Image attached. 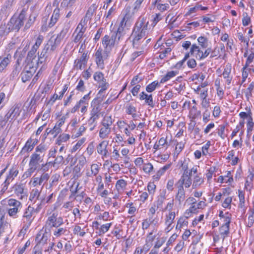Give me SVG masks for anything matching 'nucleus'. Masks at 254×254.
Instances as JSON below:
<instances>
[{"label": "nucleus", "instance_id": "nucleus-1", "mask_svg": "<svg viewBox=\"0 0 254 254\" xmlns=\"http://www.w3.org/2000/svg\"><path fill=\"white\" fill-rule=\"evenodd\" d=\"M148 25V21L144 17H140L138 19L131 35L133 47L137 48L140 45L141 39L147 34Z\"/></svg>", "mask_w": 254, "mask_h": 254}, {"label": "nucleus", "instance_id": "nucleus-2", "mask_svg": "<svg viewBox=\"0 0 254 254\" xmlns=\"http://www.w3.org/2000/svg\"><path fill=\"white\" fill-rule=\"evenodd\" d=\"M68 31L67 28H64L57 35L56 38H55L53 36L50 38L43 48L47 52L48 55H51L56 50L61 41L65 37Z\"/></svg>", "mask_w": 254, "mask_h": 254}, {"label": "nucleus", "instance_id": "nucleus-3", "mask_svg": "<svg viewBox=\"0 0 254 254\" xmlns=\"http://www.w3.org/2000/svg\"><path fill=\"white\" fill-rule=\"evenodd\" d=\"M46 149V146L42 144L36 147L35 152L30 156L29 163V167H32L36 169L38 168L40 163L43 160V157Z\"/></svg>", "mask_w": 254, "mask_h": 254}, {"label": "nucleus", "instance_id": "nucleus-4", "mask_svg": "<svg viewBox=\"0 0 254 254\" xmlns=\"http://www.w3.org/2000/svg\"><path fill=\"white\" fill-rule=\"evenodd\" d=\"M60 10L59 8H56L54 10L50 18L49 15H45L42 19L41 29L43 31H46L48 28L53 27L58 22L60 17Z\"/></svg>", "mask_w": 254, "mask_h": 254}, {"label": "nucleus", "instance_id": "nucleus-5", "mask_svg": "<svg viewBox=\"0 0 254 254\" xmlns=\"http://www.w3.org/2000/svg\"><path fill=\"white\" fill-rule=\"evenodd\" d=\"M27 10L23 8L18 16H12L8 22L12 31L18 32L24 25Z\"/></svg>", "mask_w": 254, "mask_h": 254}, {"label": "nucleus", "instance_id": "nucleus-6", "mask_svg": "<svg viewBox=\"0 0 254 254\" xmlns=\"http://www.w3.org/2000/svg\"><path fill=\"white\" fill-rule=\"evenodd\" d=\"M39 211L36 210V208H34L30 205L25 209L21 218L23 229L26 230L30 227L35 218L34 213L35 212L38 213Z\"/></svg>", "mask_w": 254, "mask_h": 254}, {"label": "nucleus", "instance_id": "nucleus-7", "mask_svg": "<svg viewBox=\"0 0 254 254\" xmlns=\"http://www.w3.org/2000/svg\"><path fill=\"white\" fill-rule=\"evenodd\" d=\"M7 212L11 218L16 219L18 217V213L22 207V203L13 198H10L7 201Z\"/></svg>", "mask_w": 254, "mask_h": 254}, {"label": "nucleus", "instance_id": "nucleus-8", "mask_svg": "<svg viewBox=\"0 0 254 254\" xmlns=\"http://www.w3.org/2000/svg\"><path fill=\"white\" fill-rule=\"evenodd\" d=\"M64 224V219L61 216H58L57 212H54L47 218L44 227L45 231L50 232L54 228L62 226Z\"/></svg>", "mask_w": 254, "mask_h": 254}, {"label": "nucleus", "instance_id": "nucleus-9", "mask_svg": "<svg viewBox=\"0 0 254 254\" xmlns=\"http://www.w3.org/2000/svg\"><path fill=\"white\" fill-rule=\"evenodd\" d=\"M197 166H193L190 168V174H182L180 179L176 183L175 185L179 186L181 187H185V188H190L191 185H192V180L191 177L193 175L196 174L197 172Z\"/></svg>", "mask_w": 254, "mask_h": 254}, {"label": "nucleus", "instance_id": "nucleus-10", "mask_svg": "<svg viewBox=\"0 0 254 254\" xmlns=\"http://www.w3.org/2000/svg\"><path fill=\"white\" fill-rule=\"evenodd\" d=\"M94 57L98 68L103 69L105 68L104 61L109 57V54L107 51H103L101 48H99L95 52Z\"/></svg>", "mask_w": 254, "mask_h": 254}, {"label": "nucleus", "instance_id": "nucleus-11", "mask_svg": "<svg viewBox=\"0 0 254 254\" xmlns=\"http://www.w3.org/2000/svg\"><path fill=\"white\" fill-rule=\"evenodd\" d=\"M211 49L208 48L203 52L201 50L200 48L196 44H193L190 50L191 54H193L194 52H197L196 57L199 60H202L206 58L211 53Z\"/></svg>", "mask_w": 254, "mask_h": 254}, {"label": "nucleus", "instance_id": "nucleus-12", "mask_svg": "<svg viewBox=\"0 0 254 254\" xmlns=\"http://www.w3.org/2000/svg\"><path fill=\"white\" fill-rule=\"evenodd\" d=\"M102 100H99L98 98L94 99L91 104L92 110L90 112V117L94 118L99 119L100 117V112L101 110L100 104Z\"/></svg>", "mask_w": 254, "mask_h": 254}, {"label": "nucleus", "instance_id": "nucleus-13", "mask_svg": "<svg viewBox=\"0 0 254 254\" xmlns=\"http://www.w3.org/2000/svg\"><path fill=\"white\" fill-rule=\"evenodd\" d=\"M20 112V106L18 104H14L5 115L6 119L10 122L14 120L19 116Z\"/></svg>", "mask_w": 254, "mask_h": 254}, {"label": "nucleus", "instance_id": "nucleus-14", "mask_svg": "<svg viewBox=\"0 0 254 254\" xmlns=\"http://www.w3.org/2000/svg\"><path fill=\"white\" fill-rule=\"evenodd\" d=\"M87 54V52L83 53L79 59L75 60L74 62V67L75 69L81 70L83 68H84L88 60Z\"/></svg>", "mask_w": 254, "mask_h": 254}, {"label": "nucleus", "instance_id": "nucleus-15", "mask_svg": "<svg viewBox=\"0 0 254 254\" xmlns=\"http://www.w3.org/2000/svg\"><path fill=\"white\" fill-rule=\"evenodd\" d=\"M175 187L177 189V191L175 200L176 202L178 203L179 205H181L186 199L185 190L184 187H181L177 185H175Z\"/></svg>", "mask_w": 254, "mask_h": 254}, {"label": "nucleus", "instance_id": "nucleus-16", "mask_svg": "<svg viewBox=\"0 0 254 254\" xmlns=\"http://www.w3.org/2000/svg\"><path fill=\"white\" fill-rule=\"evenodd\" d=\"M98 5L96 3H93L88 9L85 16L82 18V22L86 24L89 20L92 19V17L97 10Z\"/></svg>", "mask_w": 254, "mask_h": 254}, {"label": "nucleus", "instance_id": "nucleus-17", "mask_svg": "<svg viewBox=\"0 0 254 254\" xmlns=\"http://www.w3.org/2000/svg\"><path fill=\"white\" fill-rule=\"evenodd\" d=\"M12 191H13L20 199H22L26 195L24 192V185L23 184H15L12 188Z\"/></svg>", "mask_w": 254, "mask_h": 254}, {"label": "nucleus", "instance_id": "nucleus-18", "mask_svg": "<svg viewBox=\"0 0 254 254\" xmlns=\"http://www.w3.org/2000/svg\"><path fill=\"white\" fill-rule=\"evenodd\" d=\"M91 93V91H90L88 94L84 95L78 102H77L76 105L71 109V113H74L78 111L79 109L81 107L82 104H88V102L90 99L89 95Z\"/></svg>", "mask_w": 254, "mask_h": 254}, {"label": "nucleus", "instance_id": "nucleus-19", "mask_svg": "<svg viewBox=\"0 0 254 254\" xmlns=\"http://www.w3.org/2000/svg\"><path fill=\"white\" fill-rule=\"evenodd\" d=\"M53 197V193L50 194L48 196L46 197L44 196H42L40 197V202L37 203L36 210L40 211V210L45 206L47 203H50L52 202V199Z\"/></svg>", "mask_w": 254, "mask_h": 254}, {"label": "nucleus", "instance_id": "nucleus-20", "mask_svg": "<svg viewBox=\"0 0 254 254\" xmlns=\"http://www.w3.org/2000/svg\"><path fill=\"white\" fill-rule=\"evenodd\" d=\"M18 173V171L15 168L12 167L10 169L9 171V174L3 183V188L5 187L6 189H7L8 185L13 180L14 178L17 176Z\"/></svg>", "mask_w": 254, "mask_h": 254}, {"label": "nucleus", "instance_id": "nucleus-21", "mask_svg": "<svg viewBox=\"0 0 254 254\" xmlns=\"http://www.w3.org/2000/svg\"><path fill=\"white\" fill-rule=\"evenodd\" d=\"M192 189H195L200 187L204 183V179L201 173H198V172L195 175L192 176Z\"/></svg>", "mask_w": 254, "mask_h": 254}, {"label": "nucleus", "instance_id": "nucleus-22", "mask_svg": "<svg viewBox=\"0 0 254 254\" xmlns=\"http://www.w3.org/2000/svg\"><path fill=\"white\" fill-rule=\"evenodd\" d=\"M116 42L115 38L112 35L111 36L105 35L102 39V43L106 50L112 47Z\"/></svg>", "mask_w": 254, "mask_h": 254}, {"label": "nucleus", "instance_id": "nucleus-23", "mask_svg": "<svg viewBox=\"0 0 254 254\" xmlns=\"http://www.w3.org/2000/svg\"><path fill=\"white\" fill-rule=\"evenodd\" d=\"M175 218V212H170L168 215H166L165 218V224L167 226L165 230L167 232L170 231L172 228V224L174 222V220Z\"/></svg>", "mask_w": 254, "mask_h": 254}, {"label": "nucleus", "instance_id": "nucleus-24", "mask_svg": "<svg viewBox=\"0 0 254 254\" xmlns=\"http://www.w3.org/2000/svg\"><path fill=\"white\" fill-rule=\"evenodd\" d=\"M11 60L10 54H7L5 57L0 56V72H2L10 64Z\"/></svg>", "mask_w": 254, "mask_h": 254}, {"label": "nucleus", "instance_id": "nucleus-25", "mask_svg": "<svg viewBox=\"0 0 254 254\" xmlns=\"http://www.w3.org/2000/svg\"><path fill=\"white\" fill-rule=\"evenodd\" d=\"M178 165L182 168L183 171V174H190V160L184 159V160H180L178 162Z\"/></svg>", "mask_w": 254, "mask_h": 254}, {"label": "nucleus", "instance_id": "nucleus-26", "mask_svg": "<svg viewBox=\"0 0 254 254\" xmlns=\"http://www.w3.org/2000/svg\"><path fill=\"white\" fill-rule=\"evenodd\" d=\"M21 60L20 58H18L13 66V69L12 71L10 77V79H14L16 77H17L21 71V67L20 66V62Z\"/></svg>", "mask_w": 254, "mask_h": 254}, {"label": "nucleus", "instance_id": "nucleus-27", "mask_svg": "<svg viewBox=\"0 0 254 254\" xmlns=\"http://www.w3.org/2000/svg\"><path fill=\"white\" fill-rule=\"evenodd\" d=\"M41 195V190L37 188L33 189L31 190L29 199L31 201H33V203H36L37 200L40 201V197Z\"/></svg>", "mask_w": 254, "mask_h": 254}, {"label": "nucleus", "instance_id": "nucleus-28", "mask_svg": "<svg viewBox=\"0 0 254 254\" xmlns=\"http://www.w3.org/2000/svg\"><path fill=\"white\" fill-rule=\"evenodd\" d=\"M54 230L53 235L56 238L60 237L63 235H67L69 231L67 230V227L62 226H58L55 228Z\"/></svg>", "mask_w": 254, "mask_h": 254}, {"label": "nucleus", "instance_id": "nucleus-29", "mask_svg": "<svg viewBox=\"0 0 254 254\" xmlns=\"http://www.w3.org/2000/svg\"><path fill=\"white\" fill-rule=\"evenodd\" d=\"M131 16L132 14H131L129 12V11H128V12L126 13L124 17L122 18L121 21L120 22L118 29H120V30H125V28L129 24V21Z\"/></svg>", "mask_w": 254, "mask_h": 254}, {"label": "nucleus", "instance_id": "nucleus-30", "mask_svg": "<svg viewBox=\"0 0 254 254\" xmlns=\"http://www.w3.org/2000/svg\"><path fill=\"white\" fill-rule=\"evenodd\" d=\"M11 31H12L8 22L7 24L4 23L0 25V38L6 37Z\"/></svg>", "mask_w": 254, "mask_h": 254}, {"label": "nucleus", "instance_id": "nucleus-31", "mask_svg": "<svg viewBox=\"0 0 254 254\" xmlns=\"http://www.w3.org/2000/svg\"><path fill=\"white\" fill-rule=\"evenodd\" d=\"M48 231H46L45 233L42 234L39 233L36 237V241L37 243L41 245H44L47 243L48 240Z\"/></svg>", "mask_w": 254, "mask_h": 254}, {"label": "nucleus", "instance_id": "nucleus-32", "mask_svg": "<svg viewBox=\"0 0 254 254\" xmlns=\"http://www.w3.org/2000/svg\"><path fill=\"white\" fill-rule=\"evenodd\" d=\"M231 72V64H228L226 65L224 68V70L222 73L223 77L226 79L227 83L229 85L231 83L232 80V77H230V75Z\"/></svg>", "mask_w": 254, "mask_h": 254}, {"label": "nucleus", "instance_id": "nucleus-33", "mask_svg": "<svg viewBox=\"0 0 254 254\" xmlns=\"http://www.w3.org/2000/svg\"><path fill=\"white\" fill-rule=\"evenodd\" d=\"M35 69L33 67L31 68L30 70H24L21 73L22 81L24 83L29 81L33 76Z\"/></svg>", "mask_w": 254, "mask_h": 254}, {"label": "nucleus", "instance_id": "nucleus-34", "mask_svg": "<svg viewBox=\"0 0 254 254\" xmlns=\"http://www.w3.org/2000/svg\"><path fill=\"white\" fill-rule=\"evenodd\" d=\"M108 142L106 141H102L97 147V152L99 154L103 155L104 156H106L108 151L107 150V146Z\"/></svg>", "mask_w": 254, "mask_h": 254}, {"label": "nucleus", "instance_id": "nucleus-35", "mask_svg": "<svg viewBox=\"0 0 254 254\" xmlns=\"http://www.w3.org/2000/svg\"><path fill=\"white\" fill-rule=\"evenodd\" d=\"M37 17V14L34 12H32L28 18V21L26 22L25 25L23 28V30L24 31H26L34 24L36 18Z\"/></svg>", "mask_w": 254, "mask_h": 254}, {"label": "nucleus", "instance_id": "nucleus-36", "mask_svg": "<svg viewBox=\"0 0 254 254\" xmlns=\"http://www.w3.org/2000/svg\"><path fill=\"white\" fill-rule=\"evenodd\" d=\"M111 132V127H102L99 130V136L102 139L107 138Z\"/></svg>", "mask_w": 254, "mask_h": 254}, {"label": "nucleus", "instance_id": "nucleus-37", "mask_svg": "<svg viewBox=\"0 0 254 254\" xmlns=\"http://www.w3.org/2000/svg\"><path fill=\"white\" fill-rule=\"evenodd\" d=\"M146 0H136L133 3L132 14L136 13L145 4Z\"/></svg>", "mask_w": 254, "mask_h": 254}, {"label": "nucleus", "instance_id": "nucleus-38", "mask_svg": "<svg viewBox=\"0 0 254 254\" xmlns=\"http://www.w3.org/2000/svg\"><path fill=\"white\" fill-rule=\"evenodd\" d=\"M35 145V143L32 142V140L30 138L26 141L21 152H29L33 150Z\"/></svg>", "mask_w": 254, "mask_h": 254}, {"label": "nucleus", "instance_id": "nucleus-39", "mask_svg": "<svg viewBox=\"0 0 254 254\" xmlns=\"http://www.w3.org/2000/svg\"><path fill=\"white\" fill-rule=\"evenodd\" d=\"M157 223V221H155V219H152V217H149V218H146L143 220L142 223V229L144 230L147 229L150 226L151 224H154V225L156 224Z\"/></svg>", "mask_w": 254, "mask_h": 254}, {"label": "nucleus", "instance_id": "nucleus-40", "mask_svg": "<svg viewBox=\"0 0 254 254\" xmlns=\"http://www.w3.org/2000/svg\"><path fill=\"white\" fill-rule=\"evenodd\" d=\"M178 73V71H170L167 72V73L161 78L160 80V83H164L169 80H170L172 77L175 76Z\"/></svg>", "mask_w": 254, "mask_h": 254}, {"label": "nucleus", "instance_id": "nucleus-41", "mask_svg": "<svg viewBox=\"0 0 254 254\" xmlns=\"http://www.w3.org/2000/svg\"><path fill=\"white\" fill-rule=\"evenodd\" d=\"M230 226L222 225L219 228L220 234L224 240L229 234Z\"/></svg>", "mask_w": 254, "mask_h": 254}, {"label": "nucleus", "instance_id": "nucleus-42", "mask_svg": "<svg viewBox=\"0 0 254 254\" xmlns=\"http://www.w3.org/2000/svg\"><path fill=\"white\" fill-rule=\"evenodd\" d=\"M163 2H153V4L156 6L158 10L161 12L167 10L169 8V4L167 3H163Z\"/></svg>", "mask_w": 254, "mask_h": 254}, {"label": "nucleus", "instance_id": "nucleus-43", "mask_svg": "<svg viewBox=\"0 0 254 254\" xmlns=\"http://www.w3.org/2000/svg\"><path fill=\"white\" fill-rule=\"evenodd\" d=\"M127 185L126 181L123 179L118 180L116 184V188L119 192L123 191Z\"/></svg>", "mask_w": 254, "mask_h": 254}, {"label": "nucleus", "instance_id": "nucleus-44", "mask_svg": "<svg viewBox=\"0 0 254 254\" xmlns=\"http://www.w3.org/2000/svg\"><path fill=\"white\" fill-rule=\"evenodd\" d=\"M197 41L199 45L200 46L201 48L205 49L207 48L208 43V39L206 37L204 36H200L198 38Z\"/></svg>", "mask_w": 254, "mask_h": 254}, {"label": "nucleus", "instance_id": "nucleus-45", "mask_svg": "<svg viewBox=\"0 0 254 254\" xmlns=\"http://www.w3.org/2000/svg\"><path fill=\"white\" fill-rule=\"evenodd\" d=\"M125 34V30H120V29H118L117 32H113L112 34L115 38L116 40L117 41H120Z\"/></svg>", "mask_w": 254, "mask_h": 254}, {"label": "nucleus", "instance_id": "nucleus-46", "mask_svg": "<svg viewBox=\"0 0 254 254\" xmlns=\"http://www.w3.org/2000/svg\"><path fill=\"white\" fill-rule=\"evenodd\" d=\"M112 225V223H109L101 225L98 231L99 235L101 236L106 233L109 230Z\"/></svg>", "mask_w": 254, "mask_h": 254}, {"label": "nucleus", "instance_id": "nucleus-47", "mask_svg": "<svg viewBox=\"0 0 254 254\" xmlns=\"http://www.w3.org/2000/svg\"><path fill=\"white\" fill-rule=\"evenodd\" d=\"M254 59V48H252L251 53L248 56L246 64L244 65V68H248L250 64L252 63Z\"/></svg>", "mask_w": 254, "mask_h": 254}, {"label": "nucleus", "instance_id": "nucleus-48", "mask_svg": "<svg viewBox=\"0 0 254 254\" xmlns=\"http://www.w3.org/2000/svg\"><path fill=\"white\" fill-rule=\"evenodd\" d=\"M112 124L113 122L111 116L105 117L101 122V125L103 127H110Z\"/></svg>", "mask_w": 254, "mask_h": 254}, {"label": "nucleus", "instance_id": "nucleus-49", "mask_svg": "<svg viewBox=\"0 0 254 254\" xmlns=\"http://www.w3.org/2000/svg\"><path fill=\"white\" fill-rule=\"evenodd\" d=\"M95 181L98 183V187L97 188V190L98 192H100L104 188V185L102 182V178L101 176H97L96 177Z\"/></svg>", "mask_w": 254, "mask_h": 254}, {"label": "nucleus", "instance_id": "nucleus-50", "mask_svg": "<svg viewBox=\"0 0 254 254\" xmlns=\"http://www.w3.org/2000/svg\"><path fill=\"white\" fill-rule=\"evenodd\" d=\"M171 166V164H167L161 168L158 171L156 174L154 176V177L156 179H159L160 177L163 175L165 171L169 169Z\"/></svg>", "mask_w": 254, "mask_h": 254}, {"label": "nucleus", "instance_id": "nucleus-51", "mask_svg": "<svg viewBox=\"0 0 254 254\" xmlns=\"http://www.w3.org/2000/svg\"><path fill=\"white\" fill-rule=\"evenodd\" d=\"M126 113L128 115H131L133 118L136 117V109L135 107L131 105H128L127 106Z\"/></svg>", "mask_w": 254, "mask_h": 254}, {"label": "nucleus", "instance_id": "nucleus-52", "mask_svg": "<svg viewBox=\"0 0 254 254\" xmlns=\"http://www.w3.org/2000/svg\"><path fill=\"white\" fill-rule=\"evenodd\" d=\"M159 85V83L157 81H154L148 84L146 87V90L147 92H152L155 90L156 88Z\"/></svg>", "mask_w": 254, "mask_h": 254}, {"label": "nucleus", "instance_id": "nucleus-53", "mask_svg": "<svg viewBox=\"0 0 254 254\" xmlns=\"http://www.w3.org/2000/svg\"><path fill=\"white\" fill-rule=\"evenodd\" d=\"M244 120H243L239 122V125L237 126L235 128V129H234V130L233 131L231 134L232 138L236 136L237 133L239 131V130L244 127Z\"/></svg>", "mask_w": 254, "mask_h": 254}, {"label": "nucleus", "instance_id": "nucleus-54", "mask_svg": "<svg viewBox=\"0 0 254 254\" xmlns=\"http://www.w3.org/2000/svg\"><path fill=\"white\" fill-rule=\"evenodd\" d=\"M93 78L97 82L106 80L104 78V74L101 71L95 72L93 75Z\"/></svg>", "mask_w": 254, "mask_h": 254}, {"label": "nucleus", "instance_id": "nucleus-55", "mask_svg": "<svg viewBox=\"0 0 254 254\" xmlns=\"http://www.w3.org/2000/svg\"><path fill=\"white\" fill-rule=\"evenodd\" d=\"M163 198H162L161 200H158L157 201V206L154 205L151 207L149 210V214H151V217L152 218V216L155 213L156 210L158 208L159 206L161 205L162 203Z\"/></svg>", "mask_w": 254, "mask_h": 254}, {"label": "nucleus", "instance_id": "nucleus-56", "mask_svg": "<svg viewBox=\"0 0 254 254\" xmlns=\"http://www.w3.org/2000/svg\"><path fill=\"white\" fill-rule=\"evenodd\" d=\"M99 85V87L101 88V89L98 92V95L100 94V93H102L104 91L107 89V88L109 87V83L106 82V80H105L103 81H100L98 82Z\"/></svg>", "mask_w": 254, "mask_h": 254}, {"label": "nucleus", "instance_id": "nucleus-57", "mask_svg": "<svg viewBox=\"0 0 254 254\" xmlns=\"http://www.w3.org/2000/svg\"><path fill=\"white\" fill-rule=\"evenodd\" d=\"M98 119L90 117L88 120V125L90 127L89 129L90 131L93 130L95 128V127L96 126V121Z\"/></svg>", "mask_w": 254, "mask_h": 254}, {"label": "nucleus", "instance_id": "nucleus-58", "mask_svg": "<svg viewBox=\"0 0 254 254\" xmlns=\"http://www.w3.org/2000/svg\"><path fill=\"white\" fill-rule=\"evenodd\" d=\"M239 207L241 208H243L245 207V195L244 193L242 191L239 190Z\"/></svg>", "mask_w": 254, "mask_h": 254}, {"label": "nucleus", "instance_id": "nucleus-59", "mask_svg": "<svg viewBox=\"0 0 254 254\" xmlns=\"http://www.w3.org/2000/svg\"><path fill=\"white\" fill-rule=\"evenodd\" d=\"M85 138H82L81 139L77 141V142L75 144V145H74L71 149V152L73 153L74 152H75L76 150L79 149L85 142Z\"/></svg>", "mask_w": 254, "mask_h": 254}, {"label": "nucleus", "instance_id": "nucleus-60", "mask_svg": "<svg viewBox=\"0 0 254 254\" xmlns=\"http://www.w3.org/2000/svg\"><path fill=\"white\" fill-rule=\"evenodd\" d=\"M100 166L97 164H93L91 165V174L94 176H97L99 172Z\"/></svg>", "mask_w": 254, "mask_h": 254}, {"label": "nucleus", "instance_id": "nucleus-61", "mask_svg": "<svg viewBox=\"0 0 254 254\" xmlns=\"http://www.w3.org/2000/svg\"><path fill=\"white\" fill-rule=\"evenodd\" d=\"M52 166H53L52 161L47 162L45 164L42 165L40 170L43 172V173H46Z\"/></svg>", "mask_w": 254, "mask_h": 254}, {"label": "nucleus", "instance_id": "nucleus-62", "mask_svg": "<svg viewBox=\"0 0 254 254\" xmlns=\"http://www.w3.org/2000/svg\"><path fill=\"white\" fill-rule=\"evenodd\" d=\"M37 50L38 49L37 48L32 46L30 51L28 53L27 57V59L29 60H32L34 59L36 57L35 53Z\"/></svg>", "mask_w": 254, "mask_h": 254}, {"label": "nucleus", "instance_id": "nucleus-63", "mask_svg": "<svg viewBox=\"0 0 254 254\" xmlns=\"http://www.w3.org/2000/svg\"><path fill=\"white\" fill-rule=\"evenodd\" d=\"M50 174L48 173H43L40 177H39L40 179V182H41V184L42 185L43 184H45L49 179L50 178Z\"/></svg>", "mask_w": 254, "mask_h": 254}, {"label": "nucleus", "instance_id": "nucleus-64", "mask_svg": "<svg viewBox=\"0 0 254 254\" xmlns=\"http://www.w3.org/2000/svg\"><path fill=\"white\" fill-rule=\"evenodd\" d=\"M251 214L248 218V222L247 226L249 227H251L253 226L254 223V209H251Z\"/></svg>", "mask_w": 254, "mask_h": 254}]
</instances>
